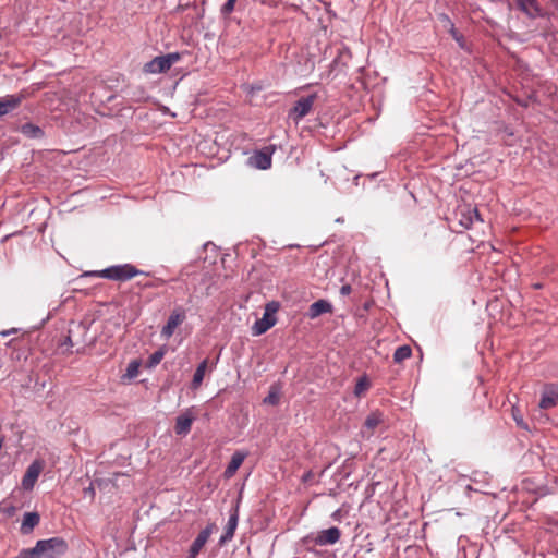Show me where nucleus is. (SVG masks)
Wrapping results in <instances>:
<instances>
[{
    "label": "nucleus",
    "instance_id": "f257e3e1",
    "mask_svg": "<svg viewBox=\"0 0 558 558\" xmlns=\"http://www.w3.org/2000/svg\"><path fill=\"white\" fill-rule=\"evenodd\" d=\"M141 274H143V271L132 264L114 265L99 271L90 272L93 276L114 281H126Z\"/></svg>",
    "mask_w": 558,
    "mask_h": 558
},
{
    "label": "nucleus",
    "instance_id": "f03ea898",
    "mask_svg": "<svg viewBox=\"0 0 558 558\" xmlns=\"http://www.w3.org/2000/svg\"><path fill=\"white\" fill-rule=\"evenodd\" d=\"M279 307L280 304L276 301L266 304L263 317L257 319L252 326L253 336H260L276 325L277 318L275 314L278 312Z\"/></svg>",
    "mask_w": 558,
    "mask_h": 558
},
{
    "label": "nucleus",
    "instance_id": "7ed1b4c3",
    "mask_svg": "<svg viewBox=\"0 0 558 558\" xmlns=\"http://www.w3.org/2000/svg\"><path fill=\"white\" fill-rule=\"evenodd\" d=\"M36 544L40 558H58L68 549V544L62 537L40 539Z\"/></svg>",
    "mask_w": 558,
    "mask_h": 558
},
{
    "label": "nucleus",
    "instance_id": "20e7f679",
    "mask_svg": "<svg viewBox=\"0 0 558 558\" xmlns=\"http://www.w3.org/2000/svg\"><path fill=\"white\" fill-rule=\"evenodd\" d=\"M181 59L179 52H171L157 56L144 65L145 73L158 74L168 71L174 63Z\"/></svg>",
    "mask_w": 558,
    "mask_h": 558
},
{
    "label": "nucleus",
    "instance_id": "39448f33",
    "mask_svg": "<svg viewBox=\"0 0 558 558\" xmlns=\"http://www.w3.org/2000/svg\"><path fill=\"white\" fill-rule=\"evenodd\" d=\"M186 319V310L182 306H175L166 323V325L161 328L160 336L161 338L168 340L170 339L175 329Z\"/></svg>",
    "mask_w": 558,
    "mask_h": 558
},
{
    "label": "nucleus",
    "instance_id": "423d86ee",
    "mask_svg": "<svg viewBox=\"0 0 558 558\" xmlns=\"http://www.w3.org/2000/svg\"><path fill=\"white\" fill-rule=\"evenodd\" d=\"M316 98L317 94L313 93L296 100L294 106L289 111V117L296 123L301 121L311 112Z\"/></svg>",
    "mask_w": 558,
    "mask_h": 558
},
{
    "label": "nucleus",
    "instance_id": "0eeeda50",
    "mask_svg": "<svg viewBox=\"0 0 558 558\" xmlns=\"http://www.w3.org/2000/svg\"><path fill=\"white\" fill-rule=\"evenodd\" d=\"M215 523H208L195 537L193 543L190 546L187 558H197L198 554L209 539L210 535L216 530Z\"/></svg>",
    "mask_w": 558,
    "mask_h": 558
},
{
    "label": "nucleus",
    "instance_id": "6e6552de",
    "mask_svg": "<svg viewBox=\"0 0 558 558\" xmlns=\"http://www.w3.org/2000/svg\"><path fill=\"white\" fill-rule=\"evenodd\" d=\"M44 468L43 461L35 460L26 469L21 485L24 490H32Z\"/></svg>",
    "mask_w": 558,
    "mask_h": 558
},
{
    "label": "nucleus",
    "instance_id": "1a4fd4ad",
    "mask_svg": "<svg viewBox=\"0 0 558 558\" xmlns=\"http://www.w3.org/2000/svg\"><path fill=\"white\" fill-rule=\"evenodd\" d=\"M341 537V531L337 526H331L326 530L319 531L313 538V542L317 546L333 545L339 542Z\"/></svg>",
    "mask_w": 558,
    "mask_h": 558
},
{
    "label": "nucleus",
    "instance_id": "9d476101",
    "mask_svg": "<svg viewBox=\"0 0 558 558\" xmlns=\"http://www.w3.org/2000/svg\"><path fill=\"white\" fill-rule=\"evenodd\" d=\"M558 404V386L550 384L544 387L539 400V408L547 410Z\"/></svg>",
    "mask_w": 558,
    "mask_h": 558
},
{
    "label": "nucleus",
    "instance_id": "9b49d317",
    "mask_svg": "<svg viewBox=\"0 0 558 558\" xmlns=\"http://www.w3.org/2000/svg\"><path fill=\"white\" fill-rule=\"evenodd\" d=\"M195 416L191 410H186L175 418L174 432L177 435L185 436L191 432Z\"/></svg>",
    "mask_w": 558,
    "mask_h": 558
},
{
    "label": "nucleus",
    "instance_id": "f8f14e48",
    "mask_svg": "<svg viewBox=\"0 0 558 558\" xmlns=\"http://www.w3.org/2000/svg\"><path fill=\"white\" fill-rule=\"evenodd\" d=\"M460 219L459 222L464 228H471L474 222H483V218L476 207H466L460 210Z\"/></svg>",
    "mask_w": 558,
    "mask_h": 558
},
{
    "label": "nucleus",
    "instance_id": "ddd939ff",
    "mask_svg": "<svg viewBox=\"0 0 558 558\" xmlns=\"http://www.w3.org/2000/svg\"><path fill=\"white\" fill-rule=\"evenodd\" d=\"M515 7L522 11L527 17L536 19L542 16V10L537 3V0H513Z\"/></svg>",
    "mask_w": 558,
    "mask_h": 558
},
{
    "label": "nucleus",
    "instance_id": "4468645a",
    "mask_svg": "<svg viewBox=\"0 0 558 558\" xmlns=\"http://www.w3.org/2000/svg\"><path fill=\"white\" fill-rule=\"evenodd\" d=\"M23 94L8 95L0 99V118L16 109L24 100Z\"/></svg>",
    "mask_w": 558,
    "mask_h": 558
},
{
    "label": "nucleus",
    "instance_id": "2eb2a0df",
    "mask_svg": "<svg viewBox=\"0 0 558 558\" xmlns=\"http://www.w3.org/2000/svg\"><path fill=\"white\" fill-rule=\"evenodd\" d=\"M238 522H239V513H238V509H234L229 517V520L225 527L223 534L220 536V539H219L220 545H225L233 538L235 530L238 527Z\"/></svg>",
    "mask_w": 558,
    "mask_h": 558
},
{
    "label": "nucleus",
    "instance_id": "dca6fc26",
    "mask_svg": "<svg viewBox=\"0 0 558 558\" xmlns=\"http://www.w3.org/2000/svg\"><path fill=\"white\" fill-rule=\"evenodd\" d=\"M332 312V304L327 300H318L310 305L307 316L311 319L317 318L318 316Z\"/></svg>",
    "mask_w": 558,
    "mask_h": 558
},
{
    "label": "nucleus",
    "instance_id": "f3484780",
    "mask_svg": "<svg viewBox=\"0 0 558 558\" xmlns=\"http://www.w3.org/2000/svg\"><path fill=\"white\" fill-rule=\"evenodd\" d=\"M251 165L260 170H267L271 167V153L258 150L250 158Z\"/></svg>",
    "mask_w": 558,
    "mask_h": 558
},
{
    "label": "nucleus",
    "instance_id": "a211bd4d",
    "mask_svg": "<svg viewBox=\"0 0 558 558\" xmlns=\"http://www.w3.org/2000/svg\"><path fill=\"white\" fill-rule=\"evenodd\" d=\"M246 456H247V453L243 452V451H235L232 454L231 460L225 470V476L227 478H230L235 474V472L239 470V468L242 465L243 461L245 460Z\"/></svg>",
    "mask_w": 558,
    "mask_h": 558
},
{
    "label": "nucleus",
    "instance_id": "6ab92c4d",
    "mask_svg": "<svg viewBox=\"0 0 558 558\" xmlns=\"http://www.w3.org/2000/svg\"><path fill=\"white\" fill-rule=\"evenodd\" d=\"M40 517L37 512H26L23 515L20 531L22 534L27 535L32 533L35 526L39 524Z\"/></svg>",
    "mask_w": 558,
    "mask_h": 558
},
{
    "label": "nucleus",
    "instance_id": "aec40b11",
    "mask_svg": "<svg viewBox=\"0 0 558 558\" xmlns=\"http://www.w3.org/2000/svg\"><path fill=\"white\" fill-rule=\"evenodd\" d=\"M21 133L28 138H43L45 136L44 130L31 122L24 123L21 129Z\"/></svg>",
    "mask_w": 558,
    "mask_h": 558
},
{
    "label": "nucleus",
    "instance_id": "412c9836",
    "mask_svg": "<svg viewBox=\"0 0 558 558\" xmlns=\"http://www.w3.org/2000/svg\"><path fill=\"white\" fill-rule=\"evenodd\" d=\"M80 331H83V332L87 331L86 327L82 323L71 325V327L68 331V335L64 337L63 341L61 342V347H63V345L74 347L77 342L74 341L73 335L75 332H80Z\"/></svg>",
    "mask_w": 558,
    "mask_h": 558
},
{
    "label": "nucleus",
    "instance_id": "4be33fe9",
    "mask_svg": "<svg viewBox=\"0 0 558 558\" xmlns=\"http://www.w3.org/2000/svg\"><path fill=\"white\" fill-rule=\"evenodd\" d=\"M207 366H208V360L205 359L196 367V371H195V373L193 375V379H192V388L193 389H197L202 385Z\"/></svg>",
    "mask_w": 558,
    "mask_h": 558
},
{
    "label": "nucleus",
    "instance_id": "5701e85b",
    "mask_svg": "<svg viewBox=\"0 0 558 558\" xmlns=\"http://www.w3.org/2000/svg\"><path fill=\"white\" fill-rule=\"evenodd\" d=\"M352 58L351 51L349 48L343 47L338 51L337 57L332 61V68L339 69L340 66H345L347 62Z\"/></svg>",
    "mask_w": 558,
    "mask_h": 558
},
{
    "label": "nucleus",
    "instance_id": "b1692460",
    "mask_svg": "<svg viewBox=\"0 0 558 558\" xmlns=\"http://www.w3.org/2000/svg\"><path fill=\"white\" fill-rule=\"evenodd\" d=\"M412 354V349L404 344V345H400L396 349L395 353H393V361L396 363H401L405 360H408Z\"/></svg>",
    "mask_w": 558,
    "mask_h": 558
},
{
    "label": "nucleus",
    "instance_id": "393cba45",
    "mask_svg": "<svg viewBox=\"0 0 558 558\" xmlns=\"http://www.w3.org/2000/svg\"><path fill=\"white\" fill-rule=\"evenodd\" d=\"M383 422V414L380 412H372L365 420L364 426L373 430Z\"/></svg>",
    "mask_w": 558,
    "mask_h": 558
},
{
    "label": "nucleus",
    "instance_id": "a878e982",
    "mask_svg": "<svg viewBox=\"0 0 558 558\" xmlns=\"http://www.w3.org/2000/svg\"><path fill=\"white\" fill-rule=\"evenodd\" d=\"M369 386H371L369 380L365 375L360 377L354 387V395L356 397H360L369 388Z\"/></svg>",
    "mask_w": 558,
    "mask_h": 558
},
{
    "label": "nucleus",
    "instance_id": "bb28decb",
    "mask_svg": "<svg viewBox=\"0 0 558 558\" xmlns=\"http://www.w3.org/2000/svg\"><path fill=\"white\" fill-rule=\"evenodd\" d=\"M166 354V350L163 348L155 351L149 357H148V361H147V366L148 367H156L160 362L161 360L163 359Z\"/></svg>",
    "mask_w": 558,
    "mask_h": 558
},
{
    "label": "nucleus",
    "instance_id": "cd10ccee",
    "mask_svg": "<svg viewBox=\"0 0 558 558\" xmlns=\"http://www.w3.org/2000/svg\"><path fill=\"white\" fill-rule=\"evenodd\" d=\"M512 417L517 423L518 427L524 430H530L527 423L523 418V415L521 414L520 410L515 407L512 408Z\"/></svg>",
    "mask_w": 558,
    "mask_h": 558
},
{
    "label": "nucleus",
    "instance_id": "c85d7f7f",
    "mask_svg": "<svg viewBox=\"0 0 558 558\" xmlns=\"http://www.w3.org/2000/svg\"><path fill=\"white\" fill-rule=\"evenodd\" d=\"M17 558H40L37 544L33 548H24L20 551Z\"/></svg>",
    "mask_w": 558,
    "mask_h": 558
},
{
    "label": "nucleus",
    "instance_id": "c756f323",
    "mask_svg": "<svg viewBox=\"0 0 558 558\" xmlns=\"http://www.w3.org/2000/svg\"><path fill=\"white\" fill-rule=\"evenodd\" d=\"M138 367L140 363L137 361L130 362L124 376L130 379L136 377L138 375Z\"/></svg>",
    "mask_w": 558,
    "mask_h": 558
},
{
    "label": "nucleus",
    "instance_id": "7c9ffc66",
    "mask_svg": "<svg viewBox=\"0 0 558 558\" xmlns=\"http://www.w3.org/2000/svg\"><path fill=\"white\" fill-rule=\"evenodd\" d=\"M235 2L236 0H227L226 3L221 7V14L223 16H228L229 14H231L232 11L234 10Z\"/></svg>",
    "mask_w": 558,
    "mask_h": 558
},
{
    "label": "nucleus",
    "instance_id": "2f4dec72",
    "mask_svg": "<svg viewBox=\"0 0 558 558\" xmlns=\"http://www.w3.org/2000/svg\"><path fill=\"white\" fill-rule=\"evenodd\" d=\"M450 33H451L452 37L457 40V43L459 44V46H460L461 48H464V38H463V36H462V35H460V34L456 31V28H454L453 24L451 25Z\"/></svg>",
    "mask_w": 558,
    "mask_h": 558
},
{
    "label": "nucleus",
    "instance_id": "473e14b6",
    "mask_svg": "<svg viewBox=\"0 0 558 558\" xmlns=\"http://www.w3.org/2000/svg\"><path fill=\"white\" fill-rule=\"evenodd\" d=\"M279 401V397L276 392H269V395L264 399V402L270 404H277Z\"/></svg>",
    "mask_w": 558,
    "mask_h": 558
},
{
    "label": "nucleus",
    "instance_id": "72a5a7b5",
    "mask_svg": "<svg viewBox=\"0 0 558 558\" xmlns=\"http://www.w3.org/2000/svg\"><path fill=\"white\" fill-rule=\"evenodd\" d=\"M352 289H351V286L350 284H343L341 288H340V294L341 295H349L351 293Z\"/></svg>",
    "mask_w": 558,
    "mask_h": 558
},
{
    "label": "nucleus",
    "instance_id": "f704fd0d",
    "mask_svg": "<svg viewBox=\"0 0 558 558\" xmlns=\"http://www.w3.org/2000/svg\"><path fill=\"white\" fill-rule=\"evenodd\" d=\"M85 494H90L92 496L94 495V488L92 485L88 488H85Z\"/></svg>",
    "mask_w": 558,
    "mask_h": 558
},
{
    "label": "nucleus",
    "instance_id": "c9c22d12",
    "mask_svg": "<svg viewBox=\"0 0 558 558\" xmlns=\"http://www.w3.org/2000/svg\"><path fill=\"white\" fill-rule=\"evenodd\" d=\"M10 333V331H3L1 332L2 336H8Z\"/></svg>",
    "mask_w": 558,
    "mask_h": 558
},
{
    "label": "nucleus",
    "instance_id": "e433bc0d",
    "mask_svg": "<svg viewBox=\"0 0 558 558\" xmlns=\"http://www.w3.org/2000/svg\"><path fill=\"white\" fill-rule=\"evenodd\" d=\"M311 473H307L306 477H303V481H306V478H310Z\"/></svg>",
    "mask_w": 558,
    "mask_h": 558
},
{
    "label": "nucleus",
    "instance_id": "4c0bfd02",
    "mask_svg": "<svg viewBox=\"0 0 558 558\" xmlns=\"http://www.w3.org/2000/svg\"><path fill=\"white\" fill-rule=\"evenodd\" d=\"M311 473H307L306 477H303V481H306V478H310Z\"/></svg>",
    "mask_w": 558,
    "mask_h": 558
},
{
    "label": "nucleus",
    "instance_id": "58836bf2",
    "mask_svg": "<svg viewBox=\"0 0 558 558\" xmlns=\"http://www.w3.org/2000/svg\"><path fill=\"white\" fill-rule=\"evenodd\" d=\"M311 473H307L306 477H303V481H306V478H310Z\"/></svg>",
    "mask_w": 558,
    "mask_h": 558
}]
</instances>
